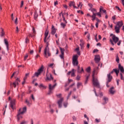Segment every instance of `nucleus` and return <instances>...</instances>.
Wrapping results in <instances>:
<instances>
[{"mask_svg": "<svg viewBox=\"0 0 124 124\" xmlns=\"http://www.w3.org/2000/svg\"><path fill=\"white\" fill-rule=\"evenodd\" d=\"M56 96H57L58 98H63V97H62V94H57Z\"/></svg>", "mask_w": 124, "mask_h": 124, "instance_id": "nucleus-41", "label": "nucleus"}, {"mask_svg": "<svg viewBox=\"0 0 124 124\" xmlns=\"http://www.w3.org/2000/svg\"><path fill=\"white\" fill-rule=\"evenodd\" d=\"M61 26L62 28H63V29H64V28H65V26H66V25H65V24L62 22L61 23Z\"/></svg>", "mask_w": 124, "mask_h": 124, "instance_id": "nucleus-35", "label": "nucleus"}, {"mask_svg": "<svg viewBox=\"0 0 124 124\" xmlns=\"http://www.w3.org/2000/svg\"><path fill=\"white\" fill-rule=\"evenodd\" d=\"M36 34V31H35V30L34 29V27L32 28V33H29V36H31V37H33Z\"/></svg>", "mask_w": 124, "mask_h": 124, "instance_id": "nucleus-13", "label": "nucleus"}, {"mask_svg": "<svg viewBox=\"0 0 124 124\" xmlns=\"http://www.w3.org/2000/svg\"><path fill=\"white\" fill-rule=\"evenodd\" d=\"M43 72V67H41L39 70H38V72L35 73V76L38 77L39 75L41 74L42 72Z\"/></svg>", "mask_w": 124, "mask_h": 124, "instance_id": "nucleus-10", "label": "nucleus"}, {"mask_svg": "<svg viewBox=\"0 0 124 124\" xmlns=\"http://www.w3.org/2000/svg\"><path fill=\"white\" fill-rule=\"evenodd\" d=\"M70 82H72V79H69V83L66 84L65 87H66V86H68V85L69 84V83H70Z\"/></svg>", "mask_w": 124, "mask_h": 124, "instance_id": "nucleus-58", "label": "nucleus"}, {"mask_svg": "<svg viewBox=\"0 0 124 124\" xmlns=\"http://www.w3.org/2000/svg\"><path fill=\"white\" fill-rule=\"evenodd\" d=\"M27 112V107H25L23 108L22 111V109L20 108L18 113L17 114V121L19 122L20 121V119H22L23 116H22L21 115H24V113H26Z\"/></svg>", "mask_w": 124, "mask_h": 124, "instance_id": "nucleus-3", "label": "nucleus"}, {"mask_svg": "<svg viewBox=\"0 0 124 124\" xmlns=\"http://www.w3.org/2000/svg\"><path fill=\"white\" fill-rule=\"evenodd\" d=\"M39 87L40 89H46V86H45L44 85H43V84H40Z\"/></svg>", "mask_w": 124, "mask_h": 124, "instance_id": "nucleus-30", "label": "nucleus"}, {"mask_svg": "<svg viewBox=\"0 0 124 124\" xmlns=\"http://www.w3.org/2000/svg\"><path fill=\"white\" fill-rule=\"evenodd\" d=\"M75 69H72L71 71H69L67 75H70L72 77H75Z\"/></svg>", "mask_w": 124, "mask_h": 124, "instance_id": "nucleus-9", "label": "nucleus"}, {"mask_svg": "<svg viewBox=\"0 0 124 124\" xmlns=\"http://www.w3.org/2000/svg\"><path fill=\"white\" fill-rule=\"evenodd\" d=\"M115 30L116 33H120V30H121V28L119 27H118L117 26H115Z\"/></svg>", "mask_w": 124, "mask_h": 124, "instance_id": "nucleus-24", "label": "nucleus"}, {"mask_svg": "<svg viewBox=\"0 0 124 124\" xmlns=\"http://www.w3.org/2000/svg\"><path fill=\"white\" fill-rule=\"evenodd\" d=\"M23 5H24V1L22 0L21 3V5H20V7L21 8L23 7Z\"/></svg>", "mask_w": 124, "mask_h": 124, "instance_id": "nucleus-49", "label": "nucleus"}, {"mask_svg": "<svg viewBox=\"0 0 124 124\" xmlns=\"http://www.w3.org/2000/svg\"><path fill=\"white\" fill-rule=\"evenodd\" d=\"M103 12V13H105L106 14V10H104L103 8H100V12Z\"/></svg>", "mask_w": 124, "mask_h": 124, "instance_id": "nucleus-33", "label": "nucleus"}, {"mask_svg": "<svg viewBox=\"0 0 124 124\" xmlns=\"http://www.w3.org/2000/svg\"><path fill=\"white\" fill-rule=\"evenodd\" d=\"M28 57H29V55L28 54H26L24 57V60H27V59H28Z\"/></svg>", "mask_w": 124, "mask_h": 124, "instance_id": "nucleus-57", "label": "nucleus"}, {"mask_svg": "<svg viewBox=\"0 0 124 124\" xmlns=\"http://www.w3.org/2000/svg\"><path fill=\"white\" fill-rule=\"evenodd\" d=\"M86 71H87V72H88V73H89V72H91V67H88L86 69Z\"/></svg>", "mask_w": 124, "mask_h": 124, "instance_id": "nucleus-38", "label": "nucleus"}, {"mask_svg": "<svg viewBox=\"0 0 124 124\" xmlns=\"http://www.w3.org/2000/svg\"><path fill=\"white\" fill-rule=\"evenodd\" d=\"M123 25L124 23H123V21H118L117 23V25L116 26H117L118 28H120L121 29V28L123 27Z\"/></svg>", "mask_w": 124, "mask_h": 124, "instance_id": "nucleus-18", "label": "nucleus"}, {"mask_svg": "<svg viewBox=\"0 0 124 124\" xmlns=\"http://www.w3.org/2000/svg\"><path fill=\"white\" fill-rule=\"evenodd\" d=\"M83 72H84V69L83 68V67L80 68V66H78V73L82 74Z\"/></svg>", "mask_w": 124, "mask_h": 124, "instance_id": "nucleus-11", "label": "nucleus"}, {"mask_svg": "<svg viewBox=\"0 0 124 124\" xmlns=\"http://www.w3.org/2000/svg\"><path fill=\"white\" fill-rule=\"evenodd\" d=\"M31 98H32V100H33V101H34V100H35V99L34 98V96H33V94L31 95Z\"/></svg>", "mask_w": 124, "mask_h": 124, "instance_id": "nucleus-53", "label": "nucleus"}, {"mask_svg": "<svg viewBox=\"0 0 124 124\" xmlns=\"http://www.w3.org/2000/svg\"><path fill=\"white\" fill-rule=\"evenodd\" d=\"M18 32H19V29L18 28V27H16V33H18Z\"/></svg>", "mask_w": 124, "mask_h": 124, "instance_id": "nucleus-61", "label": "nucleus"}, {"mask_svg": "<svg viewBox=\"0 0 124 124\" xmlns=\"http://www.w3.org/2000/svg\"><path fill=\"white\" fill-rule=\"evenodd\" d=\"M112 19L113 20V21H115V20H116V16H114L112 17Z\"/></svg>", "mask_w": 124, "mask_h": 124, "instance_id": "nucleus-54", "label": "nucleus"}, {"mask_svg": "<svg viewBox=\"0 0 124 124\" xmlns=\"http://www.w3.org/2000/svg\"><path fill=\"white\" fill-rule=\"evenodd\" d=\"M4 42L6 46L7 51H8V49H9L8 48V46H9L8 41L7 40V39L5 38V39H4Z\"/></svg>", "mask_w": 124, "mask_h": 124, "instance_id": "nucleus-22", "label": "nucleus"}, {"mask_svg": "<svg viewBox=\"0 0 124 124\" xmlns=\"http://www.w3.org/2000/svg\"><path fill=\"white\" fill-rule=\"evenodd\" d=\"M78 56L77 55H75L73 56L72 58V64L74 66H78L79 64L78 62Z\"/></svg>", "mask_w": 124, "mask_h": 124, "instance_id": "nucleus-5", "label": "nucleus"}, {"mask_svg": "<svg viewBox=\"0 0 124 124\" xmlns=\"http://www.w3.org/2000/svg\"><path fill=\"white\" fill-rule=\"evenodd\" d=\"M56 86H57L56 83H55L53 85H52V84H49L48 88H49V91L48 93V94H51V93H53V92H52V91H53V90H54V89H55V88H56Z\"/></svg>", "mask_w": 124, "mask_h": 124, "instance_id": "nucleus-7", "label": "nucleus"}, {"mask_svg": "<svg viewBox=\"0 0 124 124\" xmlns=\"http://www.w3.org/2000/svg\"><path fill=\"white\" fill-rule=\"evenodd\" d=\"M110 36H111V38L109 39V42H110L112 46H114L115 44H116V43H118V42L119 41V37L116 36V35L113 34H111L110 35Z\"/></svg>", "mask_w": 124, "mask_h": 124, "instance_id": "nucleus-2", "label": "nucleus"}, {"mask_svg": "<svg viewBox=\"0 0 124 124\" xmlns=\"http://www.w3.org/2000/svg\"><path fill=\"white\" fill-rule=\"evenodd\" d=\"M96 15H97V16H99V17H101V14L100 13V12L98 13H96Z\"/></svg>", "mask_w": 124, "mask_h": 124, "instance_id": "nucleus-43", "label": "nucleus"}, {"mask_svg": "<svg viewBox=\"0 0 124 124\" xmlns=\"http://www.w3.org/2000/svg\"><path fill=\"white\" fill-rule=\"evenodd\" d=\"M37 17H38V14H37V12H35L34 16V20H37Z\"/></svg>", "mask_w": 124, "mask_h": 124, "instance_id": "nucleus-26", "label": "nucleus"}, {"mask_svg": "<svg viewBox=\"0 0 124 124\" xmlns=\"http://www.w3.org/2000/svg\"><path fill=\"white\" fill-rule=\"evenodd\" d=\"M1 36H3L4 35V32H3V30L2 29V31L1 32Z\"/></svg>", "mask_w": 124, "mask_h": 124, "instance_id": "nucleus-50", "label": "nucleus"}, {"mask_svg": "<svg viewBox=\"0 0 124 124\" xmlns=\"http://www.w3.org/2000/svg\"><path fill=\"white\" fill-rule=\"evenodd\" d=\"M90 10L93 13H94L95 12H97V11H96V10L95 8H90Z\"/></svg>", "mask_w": 124, "mask_h": 124, "instance_id": "nucleus-27", "label": "nucleus"}, {"mask_svg": "<svg viewBox=\"0 0 124 124\" xmlns=\"http://www.w3.org/2000/svg\"><path fill=\"white\" fill-rule=\"evenodd\" d=\"M95 62L96 63L99 62H100V57L99 56V55H96L95 56Z\"/></svg>", "mask_w": 124, "mask_h": 124, "instance_id": "nucleus-16", "label": "nucleus"}, {"mask_svg": "<svg viewBox=\"0 0 124 124\" xmlns=\"http://www.w3.org/2000/svg\"><path fill=\"white\" fill-rule=\"evenodd\" d=\"M64 99L63 98H61L57 102V103L58 104V107L59 108H62V102L63 101Z\"/></svg>", "mask_w": 124, "mask_h": 124, "instance_id": "nucleus-8", "label": "nucleus"}, {"mask_svg": "<svg viewBox=\"0 0 124 124\" xmlns=\"http://www.w3.org/2000/svg\"><path fill=\"white\" fill-rule=\"evenodd\" d=\"M89 78H90V75L86 76L85 84H87L88 83V81L89 80Z\"/></svg>", "mask_w": 124, "mask_h": 124, "instance_id": "nucleus-29", "label": "nucleus"}, {"mask_svg": "<svg viewBox=\"0 0 124 124\" xmlns=\"http://www.w3.org/2000/svg\"><path fill=\"white\" fill-rule=\"evenodd\" d=\"M29 75H30V73L26 74L25 77H24L23 80H26L28 78V77Z\"/></svg>", "mask_w": 124, "mask_h": 124, "instance_id": "nucleus-39", "label": "nucleus"}, {"mask_svg": "<svg viewBox=\"0 0 124 124\" xmlns=\"http://www.w3.org/2000/svg\"><path fill=\"white\" fill-rule=\"evenodd\" d=\"M96 52H98V49H94L93 53H95Z\"/></svg>", "mask_w": 124, "mask_h": 124, "instance_id": "nucleus-62", "label": "nucleus"}, {"mask_svg": "<svg viewBox=\"0 0 124 124\" xmlns=\"http://www.w3.org/2000/svg\"><path fill=\"white\" fill-rule=\"evenodd\" d=\"M114 72V70H113L110 73H109V74L108 75V80L106 82V86L107 88H109L110 87V86H109L108 84L111 81H112L113 77H112V76H111V74H113Z\"/></svg>", "mask_w": 124, "mask_h": 124, "instance_id": "nucleus-6", "label": "nucleus"}, {"mask_svg": "<svg viewBox=\"0 0 124 124\" xmlns=\"http://www.w3.org/2000/svg\"><path fill=\"white\" fill-rule=\"evenodd\" d=\"M14 105H15V100H13L10 102V107L13 110H14Z\"/></svg>", "mask_w": 124, "mask_h": 124, "instance_id": "nucleus-15", "label": "nucleus"}, {"mask_svg": "<svg viewBox=\"0 0 124 124\" xmlns=\"http://www.w3.org/2000/svg\"><path fill=\"white\" fill-rule=\"evenodd\" d=\"M95 73H96V70L94 69L93 72L92 78H93V86L96 87V88H99V82H98V80L97 78H95L94 77V75H95Z\"/></svg>", "mask_w": 124, "mask_h": 124, "instance_id": "nucleus-1", "label": "nucleus"}, {"mask_svg": "<svg viewBox=\"0 0 124 124\" xmlns=\"http://www.w3.org/2000/svg\"><path fill=\"white\" fill-rule=\"evenodd\" d=\"M17 21H18V18L16 17V18L15 21V24H16V25H17V24H18Z\"/></svg>", "mask_w": 124, "mask_h": 124, "instance_id": "nucleus-51", "label": "nucleus"}, {"mask_svg": "<svg viewBox=\"0 0 124 124\" xmlns=\"http://www.w3.org/2000/svg\"><path fill=\"white\" fill-rule=\"evenodd\" d=\"M96 14L95 13H93V15L91 16V18H96Z\"/></svg>", "mask_w": 124, "mask_h": 124, "instance_id": "nucleus-36", "label": "nucleus"}, {"mask_svg": "<svg viewBox=\"0 0 124 124\" xmlns=\"http://www.w3.org/2000/svg\"><path fill=\"white\" fill-rule=\"evenodd\" d=\"M82 5H83V4H82V3L81 2H79V4L78 5V7H80V6H81L80 8H82Z\"/></svg>", "mask_w": 124, "mask_h": 124, "instance_id": "nucleus-44", "label": "nucleus"}, {"mask_svg": "<svg viewBox=\"0 0 124 124\" xmlns=\"http://www.w3.org/2000/svg\"><path fill=\"white\" fill-rule=\"evenodd\" d=\"M113 71L114 72H115L116 75L118 76V74H119V73L120 72V71L117 69H113Z\"/></svg>", "mask_w": 124, "mask_h": 124, "instance_id": "nucleus-31", "label": "nucleus"}, {"mask_svg": "<svg viewBox=\"0 0 124 124\" xmlns=\"http://www.w3.org/2000/svg\"><path fill=\"white\" fill-rule=\"evenodd\" d=\"M18 82H20V79H19V78H17L16 80L13 83V85L15 88H16V85H18L19 83Z\"/></svg>", "mask_w": 124, "mask_h": 124, "instance_id": "nucleus-20", "label": "nucleus"}, {"mask_svg": "<svg viewBox=\"0 0 124 124\" xmlns=\"http://www.w3.org/2000/svg\"><path fill=\"white\" fill-rule=\"evenodd\" d=\"M95 27L96 28H98V22L95 23Z\"/></svg>", "mask_w": 124, "mask_h": 124, "instance_id": "nucleus-63", "label": "nucleus"}, {"mask_svg": "<svg viewBox=\"0 0 124 124\" xmlns=\"http://www.w3.org/2000/svg\"><path fill=\"white\" fill-rule=\"evenodd\" d=\"M120 78L121 80H124V77L123 76V74L122 73L120 74Z\"/></svg>", "mask_w": 124, "mask_h": 124, "instance_id": "nucleus-48", "label": "nucleus"}, {"mask_svg": "<svg viewBox=\"0 0 124 124\" xmlns=\"http://www.w3.org/2000/svg\"><path fill=\"white\" fill-rule=\"evenodd\" d=\"M103 100V102L102 103V104L103 105L106 104V103L108 102V98L106 97H104Z\"/></svg>", "mask_w": 124, "mask_h": 124, "instance_id": "nucleus-23", "label": "nucleus"}, {"mask_svg": "<svg viewBox=\"0 0 124 124\" xmlns=\"http://www.w3.org/2000/svg\"><path fill=\"white\" fill-rule=\"evenodd\" d=\"M109 93L111 94H114L115 93V91H114V87H111L109 89Z\"/></svg>", "mask_w": 124, "mask_h": 124, "instance_id": "nucleus-25", "label": "nucleus"}, {"mask_svg": "<svg viewBox=\"0 0 124 124\" xmlns=\"http://www.w3.org/2000/svg\"><path fill=\"white\" fill-rule=\"evenodd\" d=\"M122 42V41L120 40L118 41V43H117V45H118V46H120V45H121V43Z\"/></svg>", "mask_w": 124, "mask_h": 124, "instance_id": "nucleus-52", "label": "nucleus"}, {"mask_svg": "<svg viewBox=\"0 0 124 124\" xmlns=\"http://www.w3.org/2000/svg\"><path fill=\"white\" fill-rule=\"evenodd\" d=\"M53 79H54V78H53L51 74H49V77L48 76V75H46V81H51V80H53Z\"/></svg>", "mask_w": 124, "mask_h": 124, "instance_id": "nucleus-14", "label": "nucleus"}, {"mask_svg": "<svg viewBox=\"0 0 124 124\" xmlns=\"http://www.w3.org/2000/svg\"><path fill=\"white\" fill-rule=\"evenodd\" d=\"M116 62H117V63H119L120 62V58H119L118 56L116 57Z\"/></svg>", "mask_w": 124, "mask_h": 124, "instance_id": "nucleus-40", "label": "nucleus"}, {"mask_svg": "<svg viewBox=\"0 0 124 124\" xmlns=\"http://www.w3.org/2000/svg\"><path fill=\"white\" fill-rule=\"evenodd\" d=\"M69 6H70V7H71V6H73L74 8H76L77 9H78V7L75 6V2L74 1H70Z\"/></svg>", "mask_w": 124, "mask_h": 124, "instance_id": "nucleus-12", "label": "nucleus"}, {"mask_svg": "<svg viewBox=\"0 0 124 124\" xmlns=\"http://www.w3.org/2000/svg\"><path fill=\"white\" fill-rule=\"evenodd\" d=\"M25 102L28 106H31V102L29 101L28 100H26Z\"/></svg>", "mask_w": 124, "mask_h": 124, "instance_id": "nucleus-28", "label": "nucleus"}, {"mask_svg": "<svg viewBox=\"0 0 124 124\" xmlns=\"http://www.w3.org/2000/svg\"><path fill=\"white\" fill-rule=\"evenodd\" d=\"M28 42H29V39H28V38H26L25 39V43H28Z\"/></svg>", "mask_w": 124, "mask_h": 124, "instance_id": "nucleus-60", "label": "nucleus"}, {"mask_svg": "<svg viewBox=\"0 0 124 124\" xmlns=\"http://www.w3.org/2000/svg\"><path fill=\"white\" fill-rule=\"evenodd\" d=\"M118 68L119 69H120L121 72H122V73H124V67H123L122 66V65H121V64H119L118 65Z\"/></svg>", "mask_w": 124, "mask_h": 124, "instance_id": "nucleus-21", "label": "nucleus"}, {"mask_svg": "<svg viewBox=\"0 0 124 124\" xmlns=\"http://www.w3.org/2000/svg\"><path fill=\"white\" fill-rule=\"evenodd\" d=\"M115 8L116 9H118L119 11H122V10H121V9H120V7H119L118 6H116Z\"/></svg>", "mask_w": 124, "mask_h": 124, "instance_id": "nucleus-47", "label": "nucleus"}, {"mask_svg": "<svg viewBox=\"0 0 124 124\" xmlns=\"http://www.w3.org/2000/svg\"><path fill=\"white\" fill-rule=\"evenodd\" d=\"M60 50L61 51V54H64V48H62V47H60Z\"/></svg>", "mask_w": 124, "mask_h": 124, "instance_id": "nucleus-37", "label": "nucleus"}, {"mask_svg": "<svg viewBox=\"0 0 124 124\" xmlns=\"http://www.w3.org/2000/svg\"><path fill=\"white\" fill-rule=\"evenodd\" d=\"M44 55L45 58H48V57H51V52L49 48V44L47 43V45L44 50Z\"/></svg>", "mask_w": 124, "mask_h": 124, "instance_id": "nucleus-4", "label": "nucleus"}, {"mask_svg": "<svg viewBox=\"0 0 124 124\" xmlns=\"http://www.w3.org/2000/svg\"><path fill=\"white\" fill-rule=\"evenodd\" d=\"M85 44V42H84V40H80V46H83Z\"/></svg>", "mask_w": 124, "mask_h": 124, "instance_id": "nucleus-34", "label": "nucleus"}, {"mask_svg": "<svg viewBox=\"0 0 124 124\" xmlns=\"http://www.w3.org/2000/svg\"><path fill=\"white\" fill-rule=\"evenodd\" d=\"M64 54L61 53V55L60 56V57L61 58V59H63V56Z\"/></svg>", "mask_w": 124, "mask_h": 124, "instance_id": "nucleus-55", "label": "nucleus"}, {"mask_svg": "<svg viewBox=\"0 0 124 124\" xmlns=\"http://www.w3.org/2000/svg\"><path fill=\"white\" fill-rule=\"evenodd\" d=\"M28 121H23L20 124H27Z\"/></svg>", "mask_w": 124, "mask_h": 124, "instance_id": "nucleus-42", "label": "nucleus"}, {"mask_svg": "<svg viewBox=\"0 0 124 124\" xmlns=\"http://www.w3.org/2000/svg\"><path fill=\"white\" fill-rule=\"evenodd\" d=\"M56 28H55V26L54 25L52 26V30H51V34L52 35H54L56 33Z\"/></svg>", "mask_w": 124, "mask_h": 124, "instance_id": "nucleus-19", "label": "nucleus"}, {"mask_svg": "<svg viewBox=\"0 0 124 124\" xmlns=\"http://www.w3.org/2000/svg\"><path fill=\"white\" fill-rule=\"evenodd\" d=\"M53 65H54V63H52V64L48 65V66L49 67H52L53 66Z\"/></svg>", "mask_w": 124, "mask_h": 124, "instance_id": "nucleus-64", "label": "nucleus"}, {"mask_svg": "<svg viewBox=\"0 0 124 124\" xmlns=\"http://www.w3.org/2000/svg\"><path fill=\"white\" fill-rule=\"evenodd\" d=\"M81 86H82V83L81 82H78L77 84V87L78 89H79V88H80V87H81Z\"/></svg>", "mask_w": 124, "mask_h": 124, "instance_id": "nucleus-32", "label": "nucleus"}, {"mask_svg": "<svg viewBox=\"0 0 124 124\" xmlns=\"http://www.w3.org/2000/svg\"><path fill=\"white\" fill-rule=\"evenodd\" d=\"M68 104L67 103H64L63 106L65 107V108H66L67 107V105Z\"/></svg>", "mask_w": 124, "mask_h": 124, "instance_id": "nucleus-45", "label": "nucleus"}, {"mask_svg": "<svg viewBox=\"0 0 124 124\" xmlns=\"http://www.w3.org/2000/svg\"><path fill=\"white\" fill-rule=\"evenodd\" d=\"M80 78H81V77H80V76H77V80H80Z\"/></svg>", "mask_w": 124, "mask_h": 124, "instance_id": "nucleus-59", "label": "nucleus"}, {"mask_svg": "<svg viewBox=\"0 0 124 124\" xmlns=\"http://www.w3.org/2000/svg\"><path fill=\"white\" fill-rule=\"evenodd\" d=\"M96 123H100V119H95Z\"/></svg>", "mask_w": 124, "mask_h": 124, "instance_id": "nucleus-56", "label": "nucleus"}, {"mask_svg": "<svg viewBox=\"0 0 124 124\" xmlns=\"http://www.w3.org/2000/svg\"><path fill=\"white\" fill-rule=\"evenodd\" d=\"M48 34H49V31H48V29H47L45 33V38L44 39L45 42H46L47 41V39H46V38H47V36H48Z\"/></svg>", "mask_w": 124, "mask_h": 124, "instance_id": "nucleus-17", "label": "nucleus"}, {"mask_svg": "<svg viewBox=\"0 0 124 124\" xmlns=\"http://www.w3.org/2000/svg\"><path fill=\"white\" fill-rule=\"evenodd\" d=\"M62 17L63 18V20L66 23H67V21L65 20V17H64V16H63V15H62Z\"/></svg>", "mask_w": 124, "mask_h": 124, "instance_id": "nucleus-46", "label": "nucleus"}]
</instances>
